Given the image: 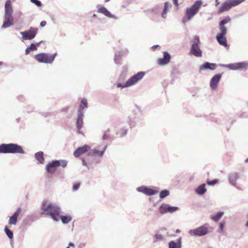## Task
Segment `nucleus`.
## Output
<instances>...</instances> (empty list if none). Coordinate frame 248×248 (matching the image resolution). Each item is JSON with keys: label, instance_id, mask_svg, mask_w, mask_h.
Returning <instances> with one entry per match:
<instances>
[{"label": "nucleus", "instance_id": "39448f33", "mask_svg": "<svg viewBox=\"0 0 248 248\" xmlns=\"http://www.w3.org/2000/svg\"><path fill=\"white\" fill-rule=\"evenodd\" d=\"M202 5V0L196 1L190 7L186 8L185 16L182 19V22L186 23L190 20L198 12Z\"/></svg>", "mask_w": 248, "mask_h": 248}, {"label": "nucleus", "instance_id": "3c124183", "mask_svg": "<svg viewBox=\"0 0 248 248\" xmlns=\"http://www.w3.org/2000/svg\"><path fill=\"white\" fill-rule=\"evenodd\" d=\"M46 22L45 21H42L40 23V26L43 27L46 26Z\"/></svg>", "mask_w": 248, "mask_h": 248}, {"label": "nucleus", "instance_id": "37998d69", "mask_svg": "<svg viewBox=\"0 0 248 248\" xmlns=\"http://www.w3.org/2000/svg\"><path fill=\"white\" fill-rule=\"evenodd\" d=\"M208 231L206 227L202 225V236L207 234Z\"/></svg>", "mask_w": 248, "mask_h": 248}, {"label": "nucleus", "instance_id": "4d7b16f0", "mask_svg": "<svg viewBox=\"0 0 248 248\" xmlns=\"http://www.w3.org/2000/svg\"><path fill=\"white\" fill-rule=\"evenodd\" d=\"M216 5H218L219 4V2L218 0H216Z\"/></svg>", "mask_w": 248, "mask_h": 248}, {"label": "nucleus", "instance_id": "393cba45", "mask_svg": "<svg viewBox=\"0 0 248 248\" xmlns=\"http://www.w3.org/2000/svg\"><path fill=\"white\" fill-rule=\"evenodd\" d=\"M57 167L56 164L55 163V161L53 160L46 166V171L48 173L53 174L55 172L56 168Z\"/></svg>", "mask_w": 248, "mask_h": 248}, {"label": "nucleus", "instance_id": "f3484780", "mask_svg": "<svg viewBox=\"0 0 248 248\" xmlns=\"http://www.w3.org/2000/svg\"><path fill=\"white\" fill-rule=\"evenodd\" d=\"M221 74H217L214 76L211 79L210 85L212 89L216 90L218 86V84L221 78Z\"/></svg>", "mask_w": 248, "mask_h": 248}, {"label": "nucleus", "instance_id": "473e14b6", "mask_svg": "<svg viewBox=\"0 0 248 248\" xmlns=\"http://www.w3.org/2000/svg\"><path fill=\"white\" fill-rule=\"evenodd\" d=\"M88 107L87 100L86 98L82 99L80 104L79 108H85Z\"/></svg>", "mask_w": 248, "mask_h": 248}, {"label": "nucleus", "instance_id": "c756f323", "mask_svg": "<svg viewBox=\"0 0 248 248\" xmlns=\"http://www.w3.org/2000/svg\"><path fill=\"white\" fill-rule=\"evenodd\" d=\"M35 157L36 159L41 164H43L44 162V158L43 157V153L42 152H38L35 154Z\"/></svg>", "mask_w": 248, "mask_h": 248}, {"label": "nucleus", "instance_id": "58836bf2", "mask_svg": "<svg viewBox=\"0 0 248 248\" xmlns=\"http://www.w3.org/2000/svg\"><path fill=\"white\" fill-rule=\"evenodd\" d=\"M109 132H110V130L109 129H108L106 131H105V132L102 137V139L103 140H106L109 138Z\"/></svg>", "mask_w": 248, "mask_h": 248}, {"label": "nucleus", "instance_id": "e433bc0d", "mask_svg": "<svg viewBox=\"0 0 248 248\" xmlns=\"http://www.w3.org/2000/svg\"><path fill=\"white\" fill-rule=\"evenodd\" d=\"M219 182V180L217 179H215L213 180H207L206 183L208 186H213L217 184Z\"/></svg>", "mask_w": 248, "mask_h": 248}, {"label": "nucleus", "instance_id": "864d4df0", "mask_svg": "<svg viewBox=\"0 0 248 248\" xmlns=\"http://www.w3.org/2000/svg\"><path fill=\"white\" fill-rule=\"evenodd\" d=\"M75 247V245H74V244L73 243H72V242H70V243H69V246H68V247H67L66 248H70V247Z\"/></svg>", "mask_w": 248, "mask_h": 248}, {"label": "nucleus", "instance_id": "f03ea898", "mask_svg": "<svg viewBox=\"0 0 248 248\" xmlns=\"http://www.w3.org/2000/svg\"><path fill=\"white\" fill-rule=\"evenodd\" d=\"M13 13L11 1L7 0L5 3L4 20L1 29H6L14 25V19L12 16Z\"/></svg>", "mask_w": 248, "mask_h": 248}, {"label": "nucleus", "instance_id": "dca6fc26", "mask_svg": "<svg viewBox=\"0 0 248 248\" xmlns=\"http://www.w3.org/2000/svg\"><path fill=\"white\" fill-rule=\"evenodd\" d=\"M170 55L167 51L163 52V57L160 58L157 60V63L160 65L167 64L170 60Z\"/></svg>", "mask_w": 248, "mask_h": 248}, {"label": "nucleus", "instance_id": "f8f14e48", "mask_svg": "<svg viewBox=\"0 0 248 248\" xmlns=\"http://www.w3.org/2000/svg\"><path fill=\"white\" fill-rule=\"evenodd\" d=\"M137 190L148 196H152L158 193L159 189L156 187L153 188L148 187L145 186H141L137 187Z\"/></svg>", "mask_w": 248, "mask_h": 248}, {"label": "nucleus", "instance_id": "6ab92c4d", "mask_svg": "<svg viewBox=\"0 0 248 248\" xmlns=\"http://www.w3.org/2000/svg\"><path fill=\"white\" fill-rule=\"evenodd\" d=\"M90 149V147L87 145H84L82 147H78L74 153V155L76 157H79L81 155L85 153Z\"/></svg>", "mask_w": 248, "mask_h": 248}, {"label": "nucleus", "instance_id": "bb28decb", "mask_svg": "<svg viewBox=\"0 0 248 248\" xmlns=\"http://www.w3.org/2000/svg\"><path fill=\"white\" fill-rule=\"evenodd\" d=\"M188 233L191 236H202V227H198L196 229L190 230L188 232Z\"/></svg>", "mask_w": 248, "mask_h": 248}, {"label": "nucleus", "instance_id": "20e7f679", "mask_svg": "<svg viewBox=\"0 0 248 248\" xmlns=\"http://www.w3.org/2000/svg\"><path fill=\"white\" fill-rule=\"evenodd\" d=\"M0 153L2 154H25L22 147L15 143H2L0 145Z\"/></svg>", "mask_w": 248, "mask_h": 248}, {"label": "nucleus", "instance_id": "e2e57ef3", "mask_svg": "<svg viewBox=\"0 0 248 248\" xmlns=\"http://www.w3.org/2000/svg\"><path fill=\"white\" fill-rule=\"evenodd\" d=\"M93 17H96V14H94L93 15Z\"/></svg>", "mask_w": 248, "mask_h": 248}, {"label": "nucleus", "instance_id": "de8ad7c7", "mask_svg": "<svg viewBox=\"0 0 248 248\" xmlns=\"http://www.w3.org/2000/svg\"><path fill=\"white\" fill-rule=\"evenodd\" d=\"M224 223L223 222H220L219 223V229L221 231H222L224 229Z\"/></svg>", "mask_w": 248, "mask_h": 248}, {"label": "nucleus", "instance_id": "052dcab7", "mask_svg": "<svg viewBox=\"0 0 248 248\" xmlns=\"http://www.w3.org/2000/svg\"><path fill=\"white\" fill-rule=\"evenodd\" d=\"M181 232V231H180V230H178V229H177V230H176V232L177 233H179V232Z\"/></svg>", "mask_w": 248, "mask_h": 248}, {"label": "nucleus", "instance_id": "7c9ffc66", "mask_svg": "<svg viewBox=\"0 0 248 248\" xmlns=\"http://www.w3.org/2000/svg\"><path fill=\"white\" fill-rule=\"evenodd\" d=\"M54 161L57 167L61 166L62 167L64 168L66 167L67 164V161L65 160H59Z\"/></svg>", "mask_w": 248, "mask_h": 248}, {"label": "nucleus", "instance_id": "2f4dec72", "mask_svg": "<svg viewBox=\"0 0 248 248\" xmlns=\"http://www.w3.org/2000/svg\"><path fill=\"white\" fill-rule=\"evenodd\" d=\"M216 65L214 63L206 62L202 65V68L214 70L216 68Z\"/></svg>", "mask_w": 248, "mask_h": 248}, {"label": "nucleus", "instance_id": "6e6552de", "mask_svg": "<svg viewBox=\"0 0 248 248\" xmlns=\"http://www.w3.org/2000/svg\"><path fill=\"white\" fill-rule=\"evenodd\" d=\"M56 55V53L53 54L42 53L35 55L34 56V58L40 62L45 63H51L54 61Z\"/></svg>", "mask_w": 248, "mask_h": 248}, {"label": "nucleus", "instance_id": "1a4fd4ad", "mask_svg": "<svg viewBox=\"0 0 248 248\" xmlns=\"http://www.w3.org/2000/svg\"><path fill=\"white\" fill-rule=\"evenodd\" d=\"M200 42V37L198 36H195L192 41L189 54H192L196 57L202 56V50L199 46Z\"/></svg>", "mask_w": 248, "mask_h": 248}, {"label": "nucleus", "instance_id": "0eeeda50", "mask_svg": "<svg viewBox=\"0 0 248 248\" xmlns=\"http://www.w3.org/2000/svg\"><path fill=\"white\" fill-rule=\"evenodd\" d=\"M246 0H228L224 2L219 8L218 14H220L225 11H228L232 7H235L241 4Z\"/></svg>", "mask_w": 248, "mask_h": 248}, {"label": "nucleus", "instance_id": "7ed1b4c3", "mask_svg": "<svg viewBox=\"0 0 248 248\" xmlns=\"http://www.w3.org/2000/svg\"><path fill=\"white\" fill-rule=\"evenodd\" d=\"M231 21V18L229 16L225 17L220 23L219 29L220 32L217 35L216 39L219 44L224 47H227L228 44L225 35L227 32V29L225 25Z\"/></svg>", "mask_w": 248, "mask_h": 248}, {"label": "nucleus", "instance_id": "72a5a7b5", "mask_svg": "<svg viewBox=\"0 0 248 248\" xmlns=\"http://www.w3.org/2000/svg\"><path fill=\"white\" fill-rule=\"evenodd\" d=\"M170 192L168 190H163L160 192L159 197L161 199H163L169 195Z\"/></svg>", "mask_w": 248, "mask_h": 248}, {"label": "nucleus", "instance_id": "a19ab883", "mask_svg": "<svg viewBox=\"0 0 248 248\" xmlns=\"http://www.w3.org/2000/svg\"><path fill=\"white\" fill-rule=\"evenodd\" d=\"M30 1L38 7H41L42 5V2L39 0H30Z\"/></svg>", "mask_w": 248, "mask_h": 248}, {"label": "nucleus", "instance_id": "13d9d810", "mask_svg": "<svg viewBox=\"0 0 248 248\" xmlns=\"http://www.w3.org/2000/svg\"><path fill=\"white\" fill-rule=\"evenodd\" d=\"M245 226L248 227V221H247V222L245 224Z\"/></svg>", "mask_w": 248, "mask_h": 248}, {"label": "nucleus", "instance_id": "a211bd4d", "mask_svg": "<svg viewBox=\"0 0 248 248\" xmlns=\"http://www.w3.org/2000/svg\"><path fill=\"white\" fill-rule=\"evenodd\" d=\"M107 145L105 144L103 147L102 150L101 151H99L97 149H93L88 153V155L97 156L99 157H102L104 154V152L107 148Z\"/></svg>", "mask_w": 248, "mask_h": 248}, {"label": "nucleus", "instance_id": "c85d7f7f", "mask_svg": "<svg viewBox=\"0 0 248 248\" xmlns=\"http://www.w3.org/2000/svg\"><path fill=\"white\" fill-rule=\"evenodd\" d=\"M72 217L70 215L60 216V219H61L63 224H67L72 220Z\"/></svg>", "mask_w": 248, "mask_h": 248}, {"label": "nucleus", "instance_id": "4c0bfd02", "mask_svg": "<svg viewBox=\"0 0 248 248\" xmlns=\"http://www.w3.org/2000/svg\"><path fill=\"white\" fill-rule=\"evenodd\" d=\"M42 41L34 44L33 43H31V45L29 46L31 50H35L37 49V46H39L41 43Z\"/></svg>", "mask_w": 248, "mask_h": 248}, {"label": "nucleus", "instance_id": "cd10ccee", "mask_svg": "<svg viewBox=\"0 0 248 248\" xmlns=\"http://www.w3.org/2000/svg\"><path fill=\"white\" fill-rule=\"evenodd\" d=\"M224 212H218L215 214L211 216V218L215 222H217L224 215Z\"/></svg>", "mask_w": 248, "mask_h": 248}, {"label": "nucleus", "instance_id": "6e6d98bb", "mask_svg": "<svg viewBox=\"0 0 248 248\" xmlns=\"http://www.w3.org/2000/svg\"><path fill=\"white\" fill-rule=\"evenodd\" d=\"M175 5L177 6L178 5V0H173Z\"/></svg>", "mask_w": 248, "mask_h": 248}, {"label": "nucleus", "instance_id": "ea45409f", "mask_svg": "<svg viewBox=\"0 0 248 248\" xmlns=\"http://www.w3.org/2000/svg\"><path fill=\"white\" fill-rule=\"evenodd\" d=\"M43 111L40 112V113L44 117H46L50 115V113L48 109H43Z\"/></svg>", "mask_w": 248, "mask_h": 248}, {"label": "nucleus", "instance_id": "5fc2aeb1", "mask_svg": "<svg viewBox=\"0 0 248 248\" xmlns=\"http://www.w3.org/2000/svg\"><path fill=\"white\" fill-rule=\"evenodd\" d=\"M158 47H159V46L157 45H154L152 47V48L153 49V50H155V49L156 48H157Z\"/></svg>", "mask_w": 248, "mask_h": 248}, {"label": "nucleus", "instance_id": "a878e982", "mask_svg": "<svg viewBox=\"0 0 248 248\" xmlns=\"http://www.w3.org/2000/svg\"><path fill=\"white\" fill-rule=\"evenodd\" d=\"M172 5L171 3L169 2H165L164 3V7L162 12L161 15L162 17L165 19L167 17V12L171 9Z\"/></svg>", "mask_w": 248, "mask_h": 248}, {"label": "nucleus", "instance_id": "412c9836", "mask_svg": "<svg viewBox=\"0 0 248 248\" xmlns=\"http://www.w3.org/2000/svg\"><path fill=\"white\" fill-rule=\"evenodd\" d=\"M239 179L238 173L237 172H234L230 173L228 175V180L230 184L232 186H236V181Z\"/></svg>", "mask_w": 248, "mask_h": 248}, {"label": "nucleus", "instance_id": "0e129e2a", "mask_svg": "<svg viewBox=\"0 0 248 248\" xmlns=\"http://www.w3.org/2000/svg\"><path fill=\"white\" fill-rule=\"evenodd\" d=\"M109 0H105V2H107L109 1Z\"/></svg>", "mask_w": 248, "mask_h": 248}, {"label": "nucleus", "instance_id": "9d476101", "mask_svg": "<svg viewBox=\"0 0 248 248\" xmlns=\"http://www.w3.org/2000/svg\"><path fill=\"white\" fill-rule=\"evenodd\" d=\"M38 29L33 27H31L29 30L24 31H21L20 33L22 35L21 40H31L35 38L37 33Z\"/></svg>", "mask_w": 248, "mask_h": 248}, {"label": "nucleus", "instance_id": "423d86ee", "mask_svg": "<svg viewBox=\"0 0 248 248\" xmlns=\"http://www.w3.org/2000/svg\"><path fill=\"white\" fill-rule=\"evenodd\" d=\"M145 75V72H139L137 74L131 77L124 84L118 83L117 84V87L118 88L120 87L124 88L134 85L138 81L140 80L144 77Z\"/></svg>", "mask_w": 248, "mask_h": 248}, {"label": "nucleus", "instance_id": "4468645a", "mask_svg": "<svg viewBox=\"0 0 248 248\" xmlns=\"http://www.w3.org/2000/svg\"><path fill=\"white\" fill-rule=\"evenodd\" d=\"M83 109H78V118L77 120V128L78 133L82 134L83 133L81 130L83 126Z\"/></svg>", "mask_w": 248, "mask_h": 248}, {"label": "nucleus", "instance_id": "2eb2a0df", "mask_svg": "<svg viewBox=\"0 0 248 248\" xmlns=\"http://www.w3.org/2000/svg\"><path fill=\"white\" fill-rule=\"evenodd\" d=\"M96 8H97V12L98 13L104 15L107 17L110 18H113L116 20L118 19L115 15L112 14L106 7L102 6L100 4H98L96 5Z\"/></svg>", "mask_w": 248, "mask_h": 248}, {"label": "nucleus", "instance_id": "603ef678", "mask_svg": "<svg viewBox=\"0 0 248 248\" xmlns=\"http://www.w3.org/2000/svg\"><path fill=\"white\" fill-rule=\"evenodd\" d=\"M82 165L83 166H86L88 168L89 167L87 165V164L86 163L85 161V159L84 158H83L82 159Z\"/></svg>", "mask_w": 248, "mask_h": 248}, {"label": "nucleus", "instance_id": "5701e85b", "mask_svg": "<svg viewBox=\"0 0 248 248\" xmlns=\"http://www.w3.org/2000/svg\"><path fill=\"white\" fill-rule=\"evenodd\" d=\"M161 8L162 6L161 4H157L153 7L148 9L146 12L149 14L152 13L156 15L160 13Z\"/></svg>", "mask_w": 248, "mask_h": 248}, {"label": "nucleus", "instance_id": "79ce46f5", "mask_svg": "<svg viewBox=\"0 0 248 248\" xmlns=\"http://www.w3.org/2000/svg\"><path fill=\"white\" fill-rule=\"evenodd\" d=\"M127 133V130L126 129L122 128L120 130V135L121 137L125 136Z\"/></svg>", "mask_w": 248, "mask_h": 248}, {"label": "nucleus", "instance_id": "69168bd1", "mask_svg": "<svg viewBox=\"0 0 248 248\" xmlns=\"http://www.w3.org/2000/svg\"><path fill=\"white\" fill-rule=\"evenodd\" d=\"M3 62H0V66L2 64Z\"/></svg>", "mask_w": 248, "mask_h": 248}, {"label": "nucleus", "instance_id": "b1692460", "mask_svg": "<svg viewBox=\"0 0 248 248\" xmlns=\"http://www.w3.org/2000/svg\"><path fill=\"white\" fill-rule=\"evenodd\" d=\"M20 209H18L14 215L10 218L9 220V224L10 225H16L17 223V219L20 214Z\"/></svg>", "mask_w": 248, "mask_h": 248}, {"label": "nucleus", "instance_id": "f704fd0d", "mask_svg": "<svg viewBox=\"0 0 248 248\" xmlns=\"http://www.w3.org/2000/svg\"><path fill=\"white\" fill-rule=\"evenodd\" d=\"M4 232L6 233L7 236L10 238L11 239L13 237V232L10 231L7 227H6L4 229Z\"/></svg>", "mask_w": 248, "mask_h": 248}, {"label": "nucleus", "instance_id": "4be33fe9", "mask_svg": "<svg viewBox=\"0 0 248 248\" xmlns=\"http://www.w3.org/2000/svg\"><path fill=\"white\" fill-rule=\"evenodd\" d=\"M169 248H181L182 238L180 237L176 241H170L168 244Z\"/></svg>", "mask_w": 248, "mask_h": 248}, {"label": "nucleus", "instance_id": "680f3d73", "mask_svg": "<svg viewBox=\"0 0 248 248\" xmlns=\"http://www.w3.org/2000/svg\"><path fill=\"white\" fill-rule=\"evenodd\" d=\"M245 162H246V163L248 162V157L246 159H245Z\"/></svg>", "mask_w": 248, "mask_h": 248}, {"label": "nucleus", "instance_id": "bf43d9fd", "mask_svg": "<svg viewBox=\"0 0 248 248\" xmlns=\"http://www.w3.org/2000/svg\"><path fill=\"white\" fill-rule=\"evenodd\" d=\"M199 71H200V72L202 71V65H200V67H199Z\"/></svg>", "mask_w": 248, "mask_h": 248}, {"label": "nucleus", "instance_id": "8fccbe9b", "mask_svg": "<svg viewBox=\"0 0 248 248\" xmlns=\"http://www.w3.org/2000/svg\"><path fill=\"white\" fill-rule=\"evenodd\" d=\"M31 51V50L30 49V47L29 46L27 47L25 49V54L26 55L28 54Z\"/></svg>", "mask_w": 248, "mask_h": 248}, {"label": "nucleus", "instance_id": "f257e3e1", "mask_svg": "<svg viewBox=\"0 0 248 248\" xmlns=\"http://www.w3.org/2000/svg\"><path fill=\"white\" fill-rule=\"evenodd\" d=\"M42 209L44 214L49 216L54 221L60 220L61 209L56 204L44 202L42 205Z\"/></svg>", "mask_w": 248, "mask_h": 248}, {"label": "nucleus", "instance_id": "9b49d317", "mask_svg": "<svg viewBox=\"0 0 248 248\" xmlns=\"http://www.w3.org/2000/svg\"><path fill=\"white\" fill-rule=\"evenodd\" d=\"M179 210L178 207L171 206L166 203L162 204L159 207V212L161 214L172 213Z\"/></svg>", "mask_w": 248, "mask_h": 248}, {"label": "nucleus", "instance_id": "09e8293b", "mask_svg": "<svg viewBox=\"0 0 248 248\" xmlns=\"http://www.w3.org/2000/svg\"><path fill=\"white\" fill-rule=\"evenodd\" d=\"M205 186H206L205 184L202 183V194H204L207 191V189H206Z\"/></svg>", "mask_w": 248, "mask_h": 248}, {"label": "nucleus", "instance_id": "a18cd8bd", "mask_svg": "<svg viewBox=\"0 0 248 248\" xmlns=\"http://www.w3.org/2000/svg\"><path fill=\"white\" fill-rule=\"evenodd\" d=\"M17 99L21 102H24L25 100V97L22 95H19L17 96Z\"/></svg>", "mask_w": 248, "mask_h": 248}, {"label": "nucleus", "instance_id": "c03bdc74", "mask_svg": "<svg viewBox=\"0 0 248 248\" xmlns=\"http://www.w3.org/2000/svg\"><path fill=\"white\" fill-rule=\"evenodd\" d=\"M196 192L199 194L202 195V185H200L198 188L196 189Z\"/></svg>", "mask_w": 248, "mask_h": 248}, {"label": "nucleus", "instance_id": "ddd939ff", "mask_svg": "<svg viewBox=\"0 0 248 248\" xmlns=\"http://www.w3.org/2000/svg\"><path fill=\"white\" fill-rule=\"evenodd\" d=\"M226 67L231 70H236L238 69H247L248 68V62H238L226 65Z\"/></svg>", "mask_w": 248, "mask_h": 248}, {"label": "nucleus", "instance_id": "aec40b11", "mask_svg": "<svg viewBox=\"0 0 248 248\" xmlns=\"http://www.w3.org/2000/svg\"><path fill=\"white\" fill-rule=\"evenodd\" d=\"M128 53V50L127 49L122 50L121 51H117L115 52L114 61V62L116 64H119L120 63V58L118 57V55H119V57H121L124 55H126Z\"/></svg>", "mask_w": 248, "mask_h": 248}, {"label": "nucleus", "instance_id": "49530a36", "mask_svg": "<svg viewBox=\"0 0 248 248\" xmlns=\"http://www.w3.org/2000/svg\"><path fill=\"white\" fill-rule=\"evenodd\" d=\"M79 187V184H75L73 187V189L74 190V191H76L77 190H78V189Z\"/></svg>", "mask_w": 248, "mask_h": 248}, {"label": "nucleus", "instance_id": "c9c22d12", "mask_svg": "<svg viewBox=\"0 0 248 248\" xmlns=\"http://www.w3.org/2000/svg\"><path fill=\"white\" fill-rule=\"evenodd\" d=\"M154 237L155 239L154 241V243L156 242L157 240H163L164 239V236L159 233L155 234Z\"/></svg>", "mask_w": 248, "mask_h": 248}]
</instances>
